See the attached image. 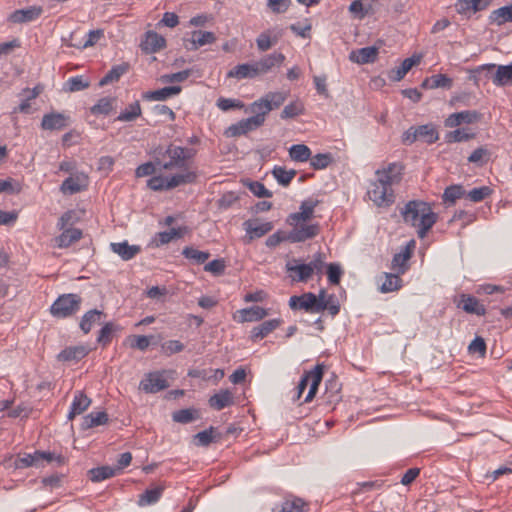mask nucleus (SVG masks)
Listing matches in <instances>:
<instances>
[{
	"label": "nucleus",
	"instance_id": "nucleus-41",
	"mask_svg": "<svg viewBox=\"0 0 512 512\" xmlns=\"http://www.w3.org/2000/svg\"><path fill=\"white\" fill-rule=\"evenodd\" d=\"M491 23L501 26L507 22H512V4L493 10L489 16Z\"/></svg>",
	"mask_w": 512,
	"mask_h": 512
},
{
	"label": "nucleus",
	"instance_id": "nucleus-42",
	"mask_svg": "<svg viewBox=\"0 0 512 512\" xmlns=\"http://www.w3.org/2000/svg\"><path fill=\"white\" fill-rule=\"evenodd\" d=\"M187 227L172 228L169 231H163L156 234V246L168 244L175 238H181L186 233Z\"/></svg>",
	"mask_w": 512,
	"mask_h": 512
},
{
	"label": "nucleus",
	"instance_id": "nucleus-31",
	"mask_svg": "<svg viewBox=\"0 0 512 512\" xmlns=\"http://www.w3.org/2000/svg\"><path fill=\"white\" fill-rule=\"evenodd\" d=\"M63 232L56 238V245L59 248H67L82 238V231L78 228L62 229Z\"/></svg>",
	"mask_w": 512,
	"mask_h": 512
},
{
	"label": "nucleus",
	"instance_id": "nucleus-35",
	"mask_svg": "<svg viewBox=\"0 0 512 512\" xmlns=\"http://www.w3.org/2000/svg\"><path fill=\"white\" fill-rule=\"evenodd\" d=\"M241 322H256L260 321L266 316H268L269 312L267 309L260 306H252L249 308H244L239 311Z\"/></svg>",
	"mask_w": 512,
	"mask_h": 512
},
{
	"label": "nucleus",
	"instance_id": "nucleus-37",
	"mask_svg": "<svg viewBox=\"0 0 512 512\" xmlns=\"http://www.w3.org/2000/svg\"><path fill=\"white\" fill-rule=\"evenodd\" d=\"M142 114L140 102L138 100L130 103L124 110H122L116 117L115 121L119 122H133Z\"/></svg>",
	"mask_w": 512,
	"mask_h": 512
},
{
	"label": "nucleus",
	"instance_id": "nucleus-27",
	"mask_svg": "<svg viewBox=\"0 0 512 512\" xmlns=\"http://www.w3.org/2000/svg\"><path fill=\"white\" fill-rule=\"evenodd\" d=\"M182 88L180 86H168L154 91L143 93L142 97L148 101H165L169 97L178 95Z\"/></svg>",
	"mask_w": 512,
	"mask_h": 512
},
{
	"label": "nucleus",
	"instance_id": "nucleus-5",
	"mask_svg": "<svg viewBox=\"0 0 512 512\" xmlns=\"http://www.w3.org/2000/svg\"><path fill=\"white\" fill-rule=\"evenodd\" d=\"M474 72L479 75H484L486 80H492V83L497 87L512 84V64H484L476 68Z\"/></svg>",
	"mask_w": 512,
	"mask_h": 512
},
{
	"label": "nucleus",
	"instance_id": "nucleus-45",
	"mask_svg": "<svg viewBox=\"0 0 512 512\" xmlns=\"http://www.w3.org/2000/svg\"><path fill=\"white\" fill-rule=\"evenodd\" d=\"M108 414L105 411L91 412L84 417L83 428L90 429L108 422Z\"/></svg>",
	"mask_w": 512,
	"mask_h": 512
},
{
	"label": "nucleus",
	"instance_id": "nucleus-1",
	"mask_svg": "<svg viewBox=\"0 0 512 512\" xmlns=\"http://www.w3.org/2000/svg\"><path fill=\"white\" fill-rule=\"evenodd\" d=\"M403 166L393 162L375 172L376 179L371 182L367 191L369 199L378 207H387L394 202L392 185L401 181Z\"/></svg>",
	"mask_w": 512,
	"mask_h": 512
},
{
	"label": "nucleus",
	"instance_id": "nucleus-50",
	"mask_svg": "<svg viewBox=\"0 0 512 512\" xmlns=\"http://www.w3.org/2000/svg\"><path fill=\"white\" fill-rule=\"evenodd\" d=\"M116 99L113 97H103L90 108L93 115H108L113 110Z\"/></svg>",
	"mask_w": 512,
	"mask_h": 512
},
{
	"label": "nucleus",
	"instance_id": "nucleus-17",
	"mask_svg": "<svg viewBox=\"0 0 512 512\" xmlns=\"http://www.w3.org/2000/svg\"><path fill=\"white\" fill-rule=\"evenodd\" d=\"M243 226L246 231V236L248 237V242L266 235L273 229L271 222L258 223L257 220H247L243 223Z\"/></svg>",
	"mask_w": 512,
	"mask_h": 512
},
{
	"label": "nucleus",
	"instance_id": "nucleus-11",
	"mask_svg": "<svg viewBox=\"0 0 512 512\" xmlns=\"http://www.w3.org/2000/svg\"><path fill=\"white\" fill-rule=\"evenodd\" d=\"M289 307L292 310H304L309 313H317L316 295L312 292H306L300 296L294 295L289 299Z\"/></svg>",
	"mask_w": 512,
	"mask_h": 512
},
{
	"label": "nucleus",
	"instance_id": "nucleus-52",
	"mask_svg": "<svg viewBox=\"0 0 512 512\" xmlns=\"http://www.w3.org/2000/svg\"><path fill=\"white\" fill-rule=\"evenodd\" d=\"M417 135L418 139H421L428 144L435 143L439 138L437 130L431 124L418 126Z\"/></svg>",
	"mask_w": 512,
	"mask_h": 512
},
{
	"label": "nucleus",
	"instance_id": "nucleus-33",
	"mask_svg": "<svg viewBox=\"0 0 512 512\" xmlns=\"http://www.w3.org/2000/svg\"><path fill=\"white\" fill-rule=\"evenodd\" d=\"M88 354L84 346H72L63 349L57 356L59 361L70 362L79 361Z\"/></svg>",
	"mask_w": 512,
	"mask_h": 512
},
{
	"label": "nucleus",
	"instance_id": "nucleus-43",
	"mask_svg": "<svg viewBox=\"0 0 512 512\" xmlns=\"http://www.w3.org/2000/svg\"><path fill=\"white\" fill-rule=\"evenodd\" d=\"M316 308L317 313L327 310L332 317H335L340 312V303L334 294H329L326 301H317Z\"/></svg>",
	"mask_w": 512,
	"mask_h": 512
},
{
	"label": "nucleus",
	"instance_id": "nucleus-10",
	"mask_svg": "<svg viewBox=\"0 0 512 512\" xmlns=\"http://www.w3.org/2000/svg\"><path fill=\"white\" fill-rule=\"evenodd\" d=\"M43 13V7L41 6H29L24 9H18L13 11L8 16V21L15 24L29 23L37 20Z\"/></svg>",
	"mask_w": 512,
	"mask_h": 512
},
{
	"label": "nucleus",
	"instance_id": "nucleus-16",
	"mask_svg": "<svg viewBox=\"0 0 512 512\" xmlns=\"http://www.w3.org/2000/svg\"><path fill=\"white\" fill-rule=\"evenodd\" d=\"M88 181L84 174H76L66 178L61 186L60 190L64 194H76L87 188Z\"/></svg>",
	"mask_w": 512,
	"mask_h": 512
},
{
	"label": "nucleus",
	"instance_id": "nucleus-34",
	"mask_svg": "<svg viewBox=\"0 0 512 512\" xmlns=\"http://www.w3.org/2000/svg\"><path fill=\"white\" fill-rule=\"evenodd\" d=\"M164 491L163 486H156L151 489H146L142 494L139 495L137 504L140 507L149 506L157 503Z\"/></svg>",
	"mask_w": 512,
	"mask_h": 512
},
{
	"label": "nucleus",
	"instance_id": "nucleus-8",
	"mask_svg": "<svg viewBox=\"0 0 512 512\" xmlns=\"http://www.w3.org/2000/svg\"><path fill=\"white\" fill-rule=\"evenodd\" d=\"M169 387L164 372H150L139 383V389L145 393L154 394Z\"/></svg>",
	"mask_w": 512,
	"mask_h": 512
},
{
	"label": "nucleus",
	"instance_id": "nucleus-53",
	"mask_svg": "<svg viewBox=\"0 0 512 512\" xmlns=\"http://www.w3.org/2000/svg\"><path fill=\"white\" fill-rule=\"evenodd\" d=\"M182 255L186 259L192 260L198 265L204 264L206 262V260L210 257L209 252L200 251L191 246H186L182 251Z\"/></svg>",
	"mask_w": 512,
	"mask_h": 512
},
{
	"label": "nucleus",
	"instance_id": "nucleus-29",
	"mask_svg": "<svg viewBox=\"0 0 512 512\" xmlns=\"http://www.w3.org/2000/svg\"><path fill=\"white\" fill-rule=\"evenodd\" d=\"M90 404V398H88L82 391H76L70 406L68 419L72 420L77 415L82 414L90 406Z\"/></svg>",
	"mask_w": 512,
	"mask_h": 512
},
{
	"label": "nucleus",
	"instance_id": "nucleus-57",
	"mask_svg": "<svg viewBox=\"0 0 512 512\" xmlns=\"http://www.w3.org/2000/svg\"><path fill=\"white\" fill-rule=\"evenodd\" d=\"M245 185L250 190V192L254 196H256V197H259V198H270L273 195L272 192L270 190H268L264 186V184L259 182V181L247 180L245 182Z\"/></svg>",
	"mask_w": 512,
	"mask_h": 512
},
{
	"label": "nucleus",
	"instance_id": "nucleus-4",
	"mask_svg": "<svg viewBox=\"0 0 512 512\" xmlns=\"http://www.w3.org/2000/svg\"><path fill=\"white\" fill-rule=\"evenodd\" d=\"M323 372H324V365L323 364H317L314 369L305 372L298 385H297V394L294 400L300 399L301 395L309 385V391L304 399V403H309L313 400L315 397L318 387L322 381L323 378Z\"/></svg>",
	"mask_w": 512,
	"mask_h": 512
},
{
	"label": "nucleus",
	"instance_id": "nucleus-46",
	"mask_svg": "<svg viewBox=\"0 0 512 512\" xmlns=\"http://www.w3.org/2000/svg\"><path fill=\"white\" fill-rule=\"evenodd\" d=\"M411 257V250L406 246L402 251L393 256L391 268L396 270L398 274H403L406 270L405 264Z\"/></svg>",
	"mask_w": 512,
	"mask_h": 512
},
{
	"label": "nucleus",
	"instance_id": "nucleus-23",
	"mask_svg": "<svg viewBox=\"0 0 512 512\" xmlns=\"http://www.w3.org/2000/svg\"><path fill=\"white\" fill-rule=\"evenodd\" d=\"M110 248L124 261L133 259L141 251L139 245H130L127 241L113 242L110 244Z\"/></svg>",
	"mask_w": 512,
	"mask_h": 512
},
{
	"label": "nucleus",
	"instance_id": "nucleus-9",
	"mask_svg": "<svg viewBox=\"0 0 512 512\" xmlns=\"http://www.w3.org/2000/svg\"><path fill=\"white\" fill-rule=\"evenodd\" d=\"M165 155L169 157V160L162 163V169H180L182 172L189 171L184 159L183 147L169 145L165 151Z\"/></svg>",
	"mask_w": 512,
	"mask_h": 512
},
{
	"label": "nucleus",
	"instance_id": "nucleus-59",
	"mask_svg": "<svg viewBox=\"0 0 512 512\" xmlns=\"http://www.w3.org/2000/svg\"><path fill=\"white\" fill-rule=\"evenodd\" d=\"M333 162V157L330 153H319L311 156L310 165L315 170L327 168Z\"/></svg>",
	"mask_w": 512,
	"mask_h": 512
},
{
	"label": "nucleus",
	"instance_id": "nucleus-24",
	"mask_svg": "<svg viewBox=\"0 0 512 512\" xmlns=\"http://www.w3.org/2000/svg\"><path fill=\"white\" fill-rule=\"evenodd\" d=\"M420 60L421 56L417 55L404 59L399 67H396L389 72V79L395 82L402 80L414 65L420 63Z\"/></svg>",
	"mask_w": 512,
	"mask_h": 512
},
{
	"label": "nucleus",
	"instance_id": "nucleus-63",
	"mask_svg": "<svg viewBox=\"0 0 512 512\" xmlns=\"http://www.w3.org/2000/svg\"><path fill=\"white\" fill-rule=\"evenodd\" d=\"M226 269V261L224 259H215L207 263L204 266V270L213 274L214 276H220L224 274Z\"/></svg>",
	"mask_w": 512,
	"mask_h": 512
},
{
	"label": "nucleus",
	"instance_id": "nucleus-18",
	"mask_svg": "<svg viewBox=\"0 0 512 512\" xmlns=\"http://www.w3.org/2000/svg\"><path fill=\"white\" fill-rule=\"evenodd\" d=\"M165 45L166 40L163 36L154 31H148L145 39L141 42V49L143 52L150 54L160 51Z\"/></svg>",
	"mask_w": 512,
	"mask_h": 512
},
{
	"label": "nucleus",
	"instance_id": "nucleus-56",
	"mask_svg": "<svg viewBox=\"0 0 512 512\" xmlns=\"http://www.w3.org/2000/svg\"><path fill=\"white\" fill-rule=\"evenodd\" d=\"M116 330L117 326L114 323H105L99 331L97 342L101 344L103 347L107 346L112 341V334Z\"/></svg>",
	"mask_w": 512,
	"mask_h": 512
},
{
	"label": "nucleus",
	"instance_id": "nucleus-48",
	"mask_svg": "<svg viewBox=\"0 0 512 512\" xmlns=\"http://www.w3.org/2000/svg\"><path fill=\"white\" fill-rule=\"evenodd\" d=\"M402 286V279L398 274L385 273L384 281L381 284L380 291L382 293H389L400 289Z\"/></svg>",
	"mask_w": 512,
	"mask_h": 512
},
{
	"label": "nucleus",
	"instance_id": "nucleus-54",
	"mask_svg": "<svg viewBox=\"0 0 512 512\" xmlns=\"http://www.w3.org/2000/svg\"><path fill=\"white\" fill-rule=\"evenodd\" d=\"M465 195V190L461 185L448 186L442 195L444 203L454 204L456 200L462 198Z\"/></svg>",
	"mask_w": 512,
	"mask_h": 512
},
{
	"label": "nucleus",
	"instance_id": "nucleus-28",
	"mask_svg": "<svg viewBox=\"0 0 512 512\" xmlns=\"http://www.w3.org/2000/svg\"><path fill=\"white\" fill-rule=\"evenodd\" d=\"M286 269L290 273V277L292 278V280L297 282H306L313 275L312 268L310 267V265H308V263H287Z\"/></svg>",
	"mask_w": 512,
	"mask_h": 512
},
{
	"label": "nucleus",
	"instance_id": "nucleus-58",
	"mask_svg": "<svg viewBox=\"0 0 512 512\" xmlns=\"http://www.w3.org/2000/svg\"><path fill=\"white\" fill-rule=\"evenodd\" d=\"M198 417L197 410L192 408L180 409L175 411L172 415L173 421L177 423L187 424L192 422Z\"/></svg>",
	"mask_w": 512,
	"mask_h": 512
},
{
	"label": "nucleus",
	"instance_id": "nucleus-64",
	"mask_svg": "<svg viewBox=\"0 0 512 512\" xmlns=\"http://www.w3.org/2000/svg\"><path fill=\"white\" fill-rule=\"evenodd\" d=\"M492 190L488 186H482L473 188L470 190L467 194V198L471 200L472 202H480L484 200L487 196L491 194Z\"/></svg>",
	"mask_w": 512,
	"mask_h": 512
},
{
	"label": "nucleus",
	"instance_id": "nucleus-6",
	"mask_svg": "<svg viewBox=\"0 0 512 512\" xmlns=\"http://www.w3.org/2000/svg\"><path fill=\"white\" fill-rule=\"evenodd\" d=\"M81 301L78 294H62L51 305L50 313L56 318L70 317L79 311Z\"/></svg>",
	"mask_w": 512,
	"mask_h": 512
},
{
	"label": "nucleus",
	"instance_id": "nucleus-36",
	"mask_svg": "<svg viewBox=\"0 0 512 512\" xmlns=\"http://www.w3.org/2000/svg\"><path fill=\"white\" fill-rule=\"evenodd\" d=\"M228 78H236L238 80L257 77L253 63H243L236 65L227 73Z\"/></svg>",
	"mask_w": 512,
	"mask_h": 512
},
{
	"label": "nucleus",
	"instance_id": "nucleus-13",
	"mask_svg": "<svg viewBox=\"0 0 512 512\" xmlns=\"http://www.w3.org/2000/svg\"><path fill=\"white\" fill-rule=\"evenodd\" d=\"M70 123V117L65 113L51 112L44 114L41 121V128L43 130H62Z\"/></svg>",
	"mask_w": 512,
	"mask_h": 512
},
{
	"label": "nucleus",
	"instance_id": "nucleus-30",
	"mask_svg": "<svg viewBox=\"0 0 512 512\" xmlns=\"http://www.w3.org/2000/svg\"><path fill=\"white\" fill-rule=\"evenodd\" d=\"M453 85V79L446 74H435L424 79L421 87L424 89H450Z\"/></svg>",
	"mask_w": 512,
	"mask_h": 512
},
{
	"label": "nucleus",
	"instance_id": "nucleus-19",
	"mask_svg": "<svg viewBox=\"0 0 512 512\" xmlns=\"http://www.w3.org/2000/svg\"><path fill=\"white\" fill-rule=\"evenodd\" d=\"M458 307L462 308L466 313L475 314L477 316H484L486 314V308L479 300L471 295L462 294Z\"/></svg>",
	"mask_w": 512,
	"mask_h": 512
},
{
	"label": "nucleus",
	"instance_id": "nucleus-47",
	"mask_svg": "<svg viewBox=\"0 0 512 512\" xmlns=\"http://www.w3.org/2000/svg\"><path fill=\"white\" fill-rule=\"evenodd\" d=\"M311 150L305 144H294L289 149V156L293 161L306 162L311 158Z\"/></svg>",
	"mask_w": 512,
	"mask_h": 512
},
{
	"label": "nucleus",
	"instance_id": "nucleus-55",
	"mask_svg": "<svg viewBox=\"0 0 512 512\" xmlns=\"http://www.w3.org/2000/svg\"><path fill=\"white\" fill-rule=\"evenodd\" d=\"M304 113V105L300 100L293 101L286 105L281 112L282 119L295 118Z\"/></svg>",
	"mask_w": 512,
	"mask_h": 512
},
{
	"label": "nucleus",
	"instance_id": "nucleus-2",
	"mask_svg": "<svg viewBox=\"0 0 512 512\" xmlns=\"http://www.w3.org/2000/svg\"><path fill=\"white\" fill-rule=\"evenodd\" d=\"M401 215L406 224L417 229L420 239L426 237L428 231L438 220V215L432 210L431 205L421 200L407 202L401 210Z\"/></svg>",
	"mask_w": 512,
	"mask_h": 512
},
{
	"label": "nucleus",
	"instance_id": "nucleus-21",
	"mask_svg": "<svg viewBox=\"0 0 512 512\" xmlns=\"http://www.w3.org/2000/svg\"><path fill=\"white\" fill-rule=\"evenodd\" d=\"M319 232L317 224L302 225L294 228L288 235L291 242H303L307 239L315 237Z\"/></svg>",
	"mask_w": 512,
	"mask_h": 512
},
{
	"label": "nucleus",
	"instance_id": "nucleus-15",
	"mask_svg": "<svg viewBox=\"0 0 512 512\" xmlns=\"http://www.w3.org/2000/svg\"><path fill=\"white\" fill-rule=\"evenodd\" d=\"M282 36L283 30L278 28L268 29L260 33L256 39L258 50L261 52L269 50L272 46L277 44Z\"/></svg>",
	"mask_w": 512,
	"mask_h": 512
},
{
	"label": "nucleus",
	"instance_id": "nucleus-32",
	"mask_svg": "<svg viewBox=\"0 0 512 512\" xmlns=\"http://www.w3.org/2000/svg\"><path fill=\"white\" fill-rule=\"evenodd\" d=\"M119 474V469L104 465L88 470V477L92 482H101Z\"/></svg>",
	"mask_w": 512,
	"mask_h": 512
},
{
	"label": "nucleus",
	"instance_id": "nucleus-60",
	"mask_svg": "<svg viewBox=\"0 0 512 512\" xmlns=\"http://www.w3.org/2000/svg\"><path fill=\"white\" fill-rule=\"evenodd\" d=\"M38 456H39V461H40L41 467L44 466L45 462L51 463V462L55 461L57 463V466H62L65 464V457L62 456L61 454H56V453L50 452V451L38 450Z\"/></svg>",
	"mask_w": 512,
	"mask_h": 512
},
{
	"label": "nucleus",
	"instance_id": "nucleus-49",
	"mask_svg": "<svg viewBox=\"0 0 512 512\" xmlns=\"http://www.w3.org/2000/svg\"><path fill=\"white\" fill-rule=\"evenodd\" d=\"M216 40L215 34L210 31H194L192 33V49H197L198 47L212 44Z\"/></svg>",
	"mask_w": 512,
	"mask_h": 512
},
{
	"label": "nucleus",
	"instance_id": "nucleus-25",
	"mask_svg": "<svg viewBox=\"0 0 512 512\" xmlns=\"http://www.w3.org/2000/svg\"><path fill=\"white\" fill-rule=\"evenodd\" d=\"M209 405L213 409L220 411L234 404V396L228 389L220 390L209 398Z\"/></svg>",
	"mask_w": 512,
	"mask_h": 512
},
{
	"label": "nucleus",
	"instance_id": "nucleus-20",
	"mask_svg": "<svg viewBox=\"0 0 512 512\" xmlns=\"http://www.w3.org/2000/svg\"><path fill=\"white\" fill-rule=\"evenodd\" d=\"M378 48L375 46H367L360 48L358 50H354L350 53L349 59L352 62L358 64H367L373 63L377 59L378 56Z\"/></svg>",
	"mask_w": 512,
	"mask_h": 512
},
{
	"label": "nucleus",
	"instance_id": "nucleus-26",
	"mask_svg": "<svg viewBox=\"0 0 512 512\" xmlns=\"http://www.w3.org/2000/svg\"><path fill=\"white\" fill-rule=\"evenodd\" d=\"M318 204L319 200L317 199H306L302 201L300 211L292 213L289 218L295 222L310 220L313 216L314 209Z\"/></svg>",
	"mask_w": 512,
	"mask_h": 512
},
{
	"label": "nucleus",
	"instance_id": "nucleus-61",
	"mask_svg": "<svg viewBox=\"0 0 512 512\" xmlns=\"http://www.w3.org/2000/svg\"><path fill=\"white\" fill-rule=\"evenodd\" d=\"M285 60V56L280 52H274L261 58L266 69L270 72L274 67H280Z\"/></svg>",
	"mask_w": 512,
	"mask_h": 512
},
{
	"label": "nucleus",
	"instance_id": "nucleus-14",
	"mask_svg": "<svg viewBox=\"0 0 512 512\" xmlns=\"http://www.w3.org/2000/svg\"><path fill=\"white\" fill-rule=\"evenodd\" d=\"M481 113L475 110H465L456 112L448 116L445 120V126L449 128L457 127L463 123L472 124L481 119Z\"/></svg>",
	"mask_w": 512,
	"mask_h": 512
},
{
	"label": "nucleus",
	"instance_id": "nucleus-51",
	"mask_svg": "<svg viewBox=\"0 0 512 512\" xmlns=\"http://www.w3.org/2000/svg\"><path fill=\"white\" fill-rule=\"evenodd\" d=\"M16 468L23 469L28 467H41L38 450L33 453H25L22 456H19L15 461Z\"/></svg>",
	"mask_w": 512,
	"mask_h": 512
},
{
	"label": "nucleus",
	"instance_id": "nucleus-3",
	"mask_svg": "<svg viewBox=\"0 0 512 512\" xmlns=\"http://www.w3.org/2000/svg\"><path fill=\"white\" fill-rule=\"evenodd\" d=\"M197 174L194 171H186L168 176H153L147 181V186L153 191L170 190L184 184L196 181Z\"/></svg>",
	"mask_w": 512,
	"mask_h": 512
},
{
	"label": "nucleus",
	"instance_id": "nucleus-39",
	"mask_svg": "<svg viewBox=\"0 0 512 512\" xmlns=\"http://www.w3.org/2000/svg\"><path fill=\"white\" fill-rule=\"evenodd\" d=\"M305 506L300 498L286 499L280 505H276L272 512H306Z\"/></svg>",
	"mask_w": 512,
	"mask_h": 512
},
{
	"label": "nucleus",
	"instance_id": "nucleus-12",
	"mask_svg": "<svg viewBox=\"0 0 512 512\" xmlns=\"http://www.w3.org/2000/svg\"><path fill=\"white\" fill-rule=\"evenodd\" d=\"M490 0H457L454 7L458 14L470 18L472 14L486 10Z\"/></svg>",
	"mask_w": 512,
	"mask_h": 512
},
{
	"label": "nucleus",
	"instance_id": "nucleus-40",
	"mask_svg": "<svg viewBox=\"0 0 512 512\" xmlns=\"http://www.w3.org/2000/svg\"><path fill=\"white\" fill-rule=\"evenodd\" d=\"M129 69L127 63L113 66L106 75L99 81L100 86H105L113 82H117Z\"/></svg>",
	"mask_w": 512,
	"mask_h": 512
},
{
	"label": "nucleus",
	"instance_id": "nucleus-7",
	"mask_svg": "<svg viewBox=\"0 0 512 512\" xmlns=\"http://www.w3.org/2000/svg\"><path fill=\"white\" fill-rule=\"evenodd\" d=\"M263 123L264 118L261 115H254L229 126L225 135L227 137H238L259 128Z\"/></svg>",
	"mask_w": 512,
	"mask_h": 512
},
{
	"label": "nucleus",
	"instance_id": "nucleus-22",
	"mask_svg": "<svg viewBox=\"0 0 512 512\" xmlns=\"http://www.w3.org/2000/svg\"><path fill=\"white\" fill-rule=\"evenodd\" d=\"M283 323L280 318L270 319L254 327L251 331V340L257 341L265 338Z\"/></svg>",
	"mask_w": 512,
	"mask_h": 512
},
{
	"label": "nucleus",
	"instance_id": "nucleus-38",
	"mask_svg": "<svg viewBox=\"0 0 512 512\" xmlns=\"http://www.w3.org/2000/svg\"><path fill=\"white\" fill-rule=\"evenodd\" d=\"M105 316L104 313L98 309H92L86 312L80 321V328L85 333L88 334L94 324L100 323L102 317Z\"/></svg>",
	"mask_w": 512,
	"mask_h": 512
},
{
	"label": "nucleus",
	"instance_id": "nucleus-44",
	"mask_svg": "<svg viewBox=\"0 0 512 512\" xmlns=\"http://www.w3.org/2000/svg\"><path fill=\"white\" fill-rule=\"evenodd\" d=\"M296 174V170H287L285 167L282 166H274L272 170V175L277 180L278 184L284 187L288 186L291 183Z\"/></svg>",
	"mask_w": 512,
	"mask_h": 512
},
{
	"label": "nucleus",
	"instance_id": "nucleus-62",
	"mask_svg": "<svg viewBox=\"0 0 512 512\" xmlns=\"http://www.w3.org/2000/svg\"><path fill=\"white\" fill-rule=\"evenodd\" d=\"M488 160H489V152L484 147H478L468 157V161L470 163H475V164H477L479 166H482Z\"/></svg>",
	"mask_w": 512,
	"mask_h": 512
}]
</instances>
